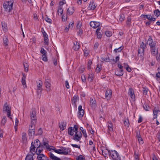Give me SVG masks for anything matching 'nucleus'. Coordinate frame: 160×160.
Here are the masks:
<instances>
[{
    "mask_svg": "<svg viewBox=\"0 0 160 160\" xmlns=\"http://www.w3.org/2000/svg\"><path fill=\"white\" fill-rule=\"evenodd\" d=\"M124 67L126 69L127 71L129 72H130L131 71V69L129 67L128 64L124 63Z\"/></svg>",
    "mask_w": 160,
    "mask_h": 160,
    "instance_id": "obj_29",
    "label": "nucleus"
},
{
    "mask_svg": "<svg viewBox=\"0 0 160 160\" xmlns=\"http://www.w3.org/2000/svg\"><path fill=\"white\" fill-rule=\"evenodd\" d=\"M129 95L130 96L131 98L132 99H134L135 98V95L133 90L132 88H129L128 92Z\"/></svg>",
    "mask_w": 160,
    "mask_h": 160,
    "instance_id": "obj_16",
    "label": "nucleus"
},
{
    "mask_svg": "<svg viewBox=\"0 0 160 160\" xmlns=\"http://www.w3.org/2000/svg\"><path fill=\"white\" fill-rule=\"evenodd\" d=\"M90 105L92 107H94L96 105V101L95 99H91L90 101Z\"/></svg>",
    "mask_w": 160,
    "mask_h": 160,
    "instance_id": "obj_25",
    "label": "nucleus"
},
{
    "mask_svg": "<svg viewBox=\"0 0 160 160\" xmlns=\"http://www.w3.org/2000/svg\"><path fill=\"white\" fill-rule=\"evenodd\" d=\"M35 124H31L29 127V135L32 136L34 135L35 132Z\"/></svg>",
    "mask_w": 160,
    "mask_h": 160,
    "instance_id": "obj_6",
    "label": "nucleus"
},
{
    "mask_svg": "<svg viewBox=\"0 0 160 160\" xmlns=\"http://www.w3.org/2000/svg\"><path fill=\"white\" fill-rule=\"evenodd\" d=\"M138 139L140 144H142L143 143V141L141 137L138 138Z\"/></svg>",
    "mask_w": 160,
    "mask_h": 160,
    "instance_id": "obj_50",
    "label": "nucleus"
},
{
    "mask_svg": "<svg viewBox=\"0 0 160 160\" xmlns=\"http://www.w3.org/2000/svg\"><path fill=\"white\" fill-rule=\"evenodd\" d=\"M41 146L36 148V153L37 155H39L40 154L41 152L42 151L43 149L42 148H40Z\"/></svg>",
    "mask_w": 160,
    "mask_h": 160,
    "instance_id": "obj_24",
    "label": "nucleus"
},
{
    "mask_svg": "<svg viewBox=\"0 0 160 160\" xmlns=\"http://www.w3.org/2000/svg\"><path fill=\"white\" fill-rule=\"evenodd\" d=\"M108 151L109 156L111 157L112 160H121V157L116 151Z\"/></svg>",
    "mask_w": 160,
    "mask_h": 160,
    "instance_id": "obj_2",
    "label": "nucleus"
},
{
    "mask_svg": "<svg viewBox=\"0 0 160 160\" xmlns=\"http://www.w3.org/2000/svg\"><path fill=\"white\" fill-rule=\"evenodd\" d=\"M74 126L77 125H73V127H71V136H72L74 134L73 132H74L75 130V128H74Z\"/></svg>",
    "mask_w": 160,
    "mask_h": 160,
    "instance_id": "obj_45",
    "label": "nucleus"
},
{
    "mask_svg": "<svg viewBox=\"0 0 160 160\" xmlns=\"http://www.w3.org/2000/svg\"><path fill=\"white\" fill-rule=\"evenodd\" d=\"M42 59L44 61H47L48 60L46 55H43L42 56Z\"/></svg>",
    "mask_w": 160,
    "mask_h": 160,
    "instance_id": "obj_52",
    "label": "nucleus"
},
{
    "mask_svg": "<svg viewBox=\"0 0 160 160\" xmlns=\"http://www.w3.org/2000/svg\"><path fill=\"white\" fill-rule=\"evenodd\" d=\"M3 40L4 44L5 46H7L8 45V38L6 37H5L3 38Z\"/></svg>",
    "mask_w": 160,
    "mask_h": 160,
    "instance_id": "obj_31",
    "label": "nucleus"
},
{
    "mask_svg": "<svg viewBox=\"0 0 160 160\" xmlns=\"http://www.w3.org/2000/svg\"><path fill=\"white\" fill-rule=\"evenodd\" d=\"M105 34L107 36L110 37L112 36V33L110 31H107L106 32Z\"/></svg>",
    "mask_w": 160,
    "mask_h": 160,
    "instance_id": "obj_48",
    "label": "nucleus"
},
{
    "mask_svg": "<svg viewBox=\"0 0 160 160\" xmlns=\"http://www.w3.org/2000/svg\"><path fill=\"white\" fill-rule=\"evenodd\" d=\"M134 158L136 160H139V155L138 154H137L136 153V152H134Z\"/></svg>",
    "mask_w": 160,
    "mask_h": 160,
    "instance_id": "obj_53",
    "label": "nucleus"
},
{
    "mask_svg": "<svg viewBox=\"0 0 160 160\" xmlns=\"http://www.w3.org/2000/svg\"><path fill=\"white\" fill-rule=\"evenodd\" d=\"M82 26V22L80 21H78L77 24V29H80Z\"/></svg>",
    "mask_w": 160,
    "mask_h": 160,
    "instance_id": "obj_40",
    "label": "nucleus"
},
{
    "mask_svg": "<svg viewBox=\"0 0 160 160\" xmlns=\"http://www.w3.org/2000/svg\"><path fill=\"white\" fill-rule=\"evenodd\" d=\"M36 148V147L33 145V142H32L30 148V151L31 154L33 155V156H34L36 153V151L35 150Z\"/></svg>",
    "mask_w": 160,
    "mask_h": 160,
    "instance_id": "obj_11",
    "label": "nucleus"
},
{
    "mask_svg": "<svg viewBox=\"0 0 160 160\" xmlns=\"http://www.w3.org/2000/svg\"><path fill=\"white\" fill-rule=\"evenodd\" d=\"M141 17L142 18H146L148 19V20L150 19L151 15H144L143 14H142Z\"/></svg>",
    "mask_w": 160,
    "mask_h": 160,
    "instance_id": "obj_46",
    "label": "nucleus"
},
{
    "mask_svg": "<svg viewBox=\"0 0 160 160\" xmlns=\"http://www.w3.org/2000/svg\"><path fill=\"white\" fill-rule=\"evenodd\" d=\"M78 117L79 118H82L83 116L84 112L83 109L82 108V106L79 105L78 106Z\"/></svg>",
    "mask_w": 160,
    "mask_h": 160,
    "instance_id": "obj_8",
    "label": "nucleus"
},
{
    "mask_svg": "<svg viewBox=\"0 0 160 160\" xmlns=\"http://www.w3.org/2000/svg\"><path fill=\"white\" fill-rule=\"evenodd\" d=\"M113 125L111 123H109L108 124V129L109 131H113Z\"/></svg>",
    "mask_w": 160,
    "mask_h": 160,
    "instance_id": "obj_38",
    "label": "nucleus"
},
{
    "mask_svg": "<svg viewBox=\"0 0 160 160\" xmlns=\"http://www.w3.org/2000/svg\"><path fill=\"white\" fill-rule=\"evenodd\" d=\"M37 87H42V82L40 80H39V82H37Z\"/></svg>",
    "mask_w": 160,
    "mask_h": 160,
    "instance_id": "obj_54",
    "label": "nucleus"
},
{
    "mask_svg": "<svg viewBox=\"0 0 160 160\" xmlns=\"http://www.w3.org/2000/svg\"><path fill=\"white\" fill-rule=\"evenodd\" d=\"M101 70L100 66H99V65H97V67L96 68V71L98 72H100Z\"/></svg>",
    "mask_w": 160,
    "mask_h": 160,
    "instance_id": "obj_57",
    "label": "nucleus"
},
{
    "mask_svg": "<svg viewBox=\"0 0 160 160\" xmlns=\"http://www.w3.org/2000/svg\"><path fill=\"white\" fill-rule=\"evenodd\" d=\"M160 111L158 110H153V119H154L155 118H157V114Z\"/></svg>",
    "mask_w": 160,
    "mask_h": 160,
    "instance_id": "obj_33",
    "label": "nucleus"
},
{
    "mask_svg": "<svg viewBox=\"0 0 160 160\" xmlns=\"http://www.w3.org/2000/svg\"><path fill=\"white\" fill-rule=\"evenodd\" d=\"M23 65L24 67L25 70L26 72H27L28 71V65L27 64H23Z\"/></svg>",
    "mask_w": 160,
    "mask_h": 160,
    "instance_id": "obj_62",
    "label": "nucleus"
},
{
    "mask_svg": "<svg viewBox=\"0 0 160 160\" xmlns=\"http://www.w3.org/2000/svg\"><path fill=\"white\" fill-rule=\"evenodd\" d=\"M77 30H78V31H77L78 32L79 35H81L83 33V30L81 28L77 29Z\"/></svg>",
    "mask_w": 160,
    "mask_h": 160,
    "instance_id": "obj_56",
    "label": "nucleus"
},
{
    "mask_svg": "<svg viewBox=\"0 0 160 160\" xmlns=\"http://www.w3.org/2000/svg\"><path fill=\"white\" fill-rule=\"evenodd\" d=\"M2 27L3 30L6 31L7 30V24L5 22H2Z\"/></svg>",
    "mask_w": 160,
    "mask_h": 160,
    "instance_id": "obj_37",
    "label": "nucleus"
},
{
    "mask_svg": "<svg viewBox=\"0 0 160 160\" xmlns=\"http://www.w3.org/2000/svg\"><path fill=\"white\" fill-rule=\"evenodd\" d=\"M143 108L146 111H148L149 110V107L146 104H144L143 105Z\"/></svg>",
    "mask_w": 160,
    "mask_h": 160,
    "instance_id": "obj_47",
    "label": "nucleus"
},
{
    "mask_svg": "<svg viewBox=\"0 0 160 160\" xmlns=\"http://www.w3.org/2000/svg\"><path fill=\"white\" fill-rule=\"evenodd\" d=\"M37 158L38 160H48L47 157L42 154L38 155Z\"/></svg>",
    "mask_w": 160,
    "mask_h": 160,
    "instance_id": "obj_12",
    "label": "nucleus"
},
{
    "mask_svg": "<svg viewBox=\"0 0 160 160\" xmlns=\"http://www.w3.org/2000/svg\"><path fill=\"white\" fill-rule=\"evenodd\" d=\"M136 136L137 138L141 137L139 131H136Z\"/></svg>",
    "mask_w": 160,
    "mask_h": 160,
    "instance_id": "obj_55",
    "label": "nucleus"
},
{
    "mask_svg": "<svg viewBox=\"0 0 160 160\" xmlns=\"http://www.w3.org/2000/svg\"><path fill=\"white\" fill-rule=\"evenodd\" d=\"M148 89L146 88H144L143 90V94L146 95L147 94L148 91Z\"/></svg>",
    "mask_w": 160,
    "mask_h": 160,
    "instance_id": "obj_64",
    "label": "nucleus"
},
{
    "mask_svg": "<svg viewBox=\"0 0 160 160\" xmlns=\"http://www.w3.org/2000/svg\"><path fill=\"white\" fill-rule=\"evenodd\" d=\"M40 52L43 55H46V51L43 48H41Z\"/></svg>",
    "mask_w": 160,
    "mask_h": 160,
    "instance_id": "obj_59",
    "label": "nucleus"
},
{
    "mask_svg": "<svg viewBox=\"0 0 160 160\" xmlns=\"http://www.w3.org/2000/svg\"><path fill=\"white\" fill-rule=\"evenodd\" d=\"M13 1H6L3 3V6L4 11L8 12H10L12 10Z\"/></svg>",
    "mask_w": 160,
    "mask_h": 160,
    "instance_id": "obj_1",
    "label": "nucleus"
},
{
    "mask_svg": "<svg viewBox=\"0 0 160 160\" xmlns=\"http://www.w3.org/2000/svg\"><path fill=\"white\" fill-rule=\"evenodd\" d=\"M58 15H59V14L60 15H61L63 13V10L61 6H60L59 7L58 10Z\"/></svg>",
    "mask_w": 160,
    "mask_h": 160,
    "instance_id": "obj_35",
    "label": "nucleus"
},
{
    "mask_svg": "<svg viewBox=\"0 0 160 160\" xmlns=\"http://www.w3.org/2000/svg\"><path fill=\"white\" fill-rule=\"evenodd\" d=\"M96 7V6L95 5L93 2H90L88 8L89 9L91 10H93Z\"/></svg>",
    "mask_w": 160,
    "mask_h": 160,
    "instance_id": "obj_18",
    "label": "nucleus"
},
{
    "mask_svg": "<svg viewBox=\"0 0 160 160\" xmlns=\"http://www.w3.org/2000/svg\"><path fill=\"white\" fill-rule=\"evenodd\" d=\"M22 84L23 85H25V87H26V83L25 79H22Z\"/></svg>",
    "mask_w": 160,
    "mask_h": 160,
    "instance_id": "obj_63",
    "label": "nucleus"
},
{
    "mask_svg": "<svg viewBox=\"0 0 160 160\" xmlns=\"http://www.w3.org/2000/svg\"><path fill=\"white\" fill-rule=\"evenodd\" d=\"M124 124L126 127H128L129 125L128 120L127 119L125 120L124 121Z\"/></svg>",
    "mask_w": 160,
    "mask_h": 160,
    "instance_id": "obj_43",
    "label": "nucleus"
},
{
    "mask_svg": "<svg viewBox=\"0 0 160 160\" xmlns=\"http://www.w3.org/2000/svg\"><path fill=\"white\" fill-rule=\"evenodd\" d=\"M90 25L91 27L95 28H99L98 27L100 25V23L99 22L91 21L90 23Z\"/></svg>",
    "mask_w": 160,
    "mask_h": 160,
    "instance_id": "obj_9",
    "label": "nucleus"
},
{
    "mask_svg": "<svg viewBox=\"0 0 160 160\" xmlns=\"http://www.w3.org/2000/svg\"><path fill=\"white\" fill-rule=\"evenodd\" d=\"M123 47H120L119 48H116L114 49V51L116 53L117 52H121V51L122 50V49H123Z\"/></svg>",
    "mask_w": 160,
    "mask_h": 160,
    "instance_id": "obj_36",
    "label": "nucleus"
},
{
    "mask_svg": "<svg viewBox=\"0 0 160 160\" xmlns=\"http://www.w3.org/2000/svg\"><path fill=\"white\" fill-rule=\"evenodd\" d=\"M44 37V43L45 44L47 45L48 43V35L45 36Z\"/></svg>",
    "mask_w": 160,
    "mask_h": 160,
    "instance_id": "obj_42",
    "label": "nucleus"
},
{
    "mask_svg": "<svg viewBox=\"0 0 160 160\" xmlns=\"http://www.w3.org/2000/svg\"><path fill=\"white\" fill-rule=\"evenodd\" d=\"M54 151L59 154H62L64 155H67L68 154V150L66 148H63L62 149H59L57 150L55 148H54Z\"/></svg>",
    "mask_w": 160,
    "mask_h": 160,
    "instance_id": "obj_4",
    "label": "nucleus"
},
{
    "mask_svg": "<svg viewBox=\"0 0 160 160\" xmlns=\"http://www.w3.org/2000/svg\"><path fill=\"white\" fill-rule=\"evenodd\" d=\"M78 98V96H74L73 97L72 100V104H74L76 106V102L77 101Z\"/></svg>",
    "mask_w": 160,
    "mask_h": 160,
    "instance_id": "obj_27",
    "label": "nucleus"
},
{
    "mask_svg": "<svg viewBox=\"0 0 160 160\" xmlns=\"http://www.w3.org/2000/svg\"><path fill=\"white\" fill-rule=\"evenodd\" d=\"M144 52V50L141 49L139 48L138 49V52L139 54L141 53V54L140 55L141 57H142L143 55V53Z\"/></svg>",
    "mask_w": 160,
    "mask_h": 160,
    "instance_id": "obj_39",
    "label": "nucleus"
},
{
    "mask_svg": "<svg viewBox=\"0 0 160 160\" xmlns=\"http://www.w3.org/2000/svg\"><path fill=\"white\" fill-rule=\"evenodd\" d=\"M74 46L72 47V48L75 51H77L80 48L79 44V43L75 42L73 43Z\"/></svg>",
    "mask_w": 160,
    "mask_h": 160,
    "instance_id": "obj_15",
    "label": "nucleus"
},
{
    "mask_svg": "<svg viewBox=\"0 0 160 160\" xmlns=\"http://www.w3.org/2000/svg\"><path fill=\"white\" fill-rule=\"evenodd\" d=\"M42 130L41 128H40L38 130V134L39 135L42 134Z\"/></svg>",
    "mask_w": 160,
    "mask_h": 160,
    "instance_id": "obj_58",
    "label": "nucleus"
},
{
    "mask_svg": "<svg viewBox=\"0 0 160 160\" xmlns=\"http://www.w3.org/2000/svg\"><path fill=\"white\" fill-rule=\"evenodd\" d=\"M33 156L31 154H28L26 156L25 160H34Z\"/></svg>",
    "mask_w": 160,
    "mask_h": 160,
    "instance_id": "obj_22",
    "label": "nucleus"
},
{
    "mask_svg": "<svg viewBox=\"0 0 160 160\" xmlns=\"http://www.w3.org/2000/svg\"><path fill=\"white\" fill-rule=\"evenodd\" d=\"M154 13L155 15L158 17L160 15V11L158 9H156L154 11Z\"/></svg>",
    "mask_w": 160,
    "mask_h": 160,
    "instance_id": "obj_34",
    "label": "nucleus"
},
{
    "mask_svg": "<svg viewBox=\"0 0 160 160\" xmlns=\"http://www.w3.org/2000/svg\"><path fill=\"white\" fill-rule=\"evenodd\" d=\"M7 121V118L6 116L3 117L2 119L1 122V124L2 126H4Z\"/></svg>",
    "mask_w": 160,
    "mask_h": 160,
    "instance_id": "obj_30",
    "label": "nucleus"
},
{
    "mask_svg": "<svg viewBox=\"0 0 160 160\" xmlns=\"http://www.w3.org/2000/svg\"><path fill=\"white\" fill-rule=\"evenodd\" d=\"M50 80L48 79L46 80L45 82V87L47 88V90L49 91L51 90V84L50 83Z\"/></svg>",
    "mask_w": 160,
    "mask_h": 160,
    "instance_id": "obj_10",
    "label": "nucleus"
},
{
    "mask_svg": "<svg viewBox=\"0 0 160 160\" xmlns=\"http://www.w3.org/2000/svg\"><path fill=\"white\" fill-rule=\"evenodd\" d=\"M98 42H96L94 45V49H97L98 46Z\"/></svg>",
    "mask_w": 160,
    "mask_h": 160,
    "instance_id": "obj_60",
    "label": "nucleus"
},
{
    "mask_svg": "<svg viewBox=\"0 0 160 160\" xmlns=\"http://www.w3.org/2000/svg\"><path fill=\"white\" fill-rule=\"evenodd\" d=\"M146 47V45H144L143 42H142L140 45V48L144 49Z\"/></svg>",
    "mask_w": 160,
    "mask_h": 160,
    "instance_id": "obj_49",
    "label": "nucleus"
},
{
    "mask_svg": "<svg viewBox=\"0 0 160 160\" xmlns=\"http://www.w3.org/2000/svg\"><path fill=\"white\" fill-rule=\"evenodd\" d=\"M36 114L34 111H32L31 113V123L35 124L36 122Z\"/></svg>",
    "mask_w": 160,
    "mask_h": 160,
    "instance_id": "obj_7",
    "label": "nucleus"
},
{
    "mask_svg": "<svg viewBox=\"0 0 160 160\" xmlns=\"http://www.w3.org/2000/svg\"><path fill=\"white\" fill-rule=\"evenodd\" d=\"M148 43L149 45L150 48H155L156 45V43L153 42L151 36H149V38L148 40Z\"/></svg>",
    "mask_w": 160,
    "mask_h": 160,
    "instance_id": "obj_5",
    "label": "nucleus"
},
{
    "mask_svg": "<svg viewBox=\"0 0 160 160\" xmlns=\"http://www.w3.org/2000/svg\"><path fill=\"white\" fill-rule=\"evenodd\" d=\"M49 157L50 158L52 159V160H61L60 158H58L55 156L53 154H52L51 152H49Z\"/></svg>",
    "mask_w": 160,
    "mask_h": 160,
    "instance_id": "obj_17",
    "label": "nucleus"
},
{
    "mask_svg": "<svg viewBox=\"0 0 160 160\" xmlns=\"http://www.w3.org/2000/svg\"><path fill=\"white\" fill-rule=\"evenodd\" d=\"M45 20L47 22H49L50 23H52V19L47 17L46 18Z\"/></svg>",
    "mask_w": 160,
    "mask_h": 160,
    "instance_id": "obj_51",
    "label": "nucleus"
},
{
    "mask_svg": "<svg viewBox=\"0 0 160 160\" xmlns=\"http://www.w3.org/2000/svg\"><path fill=\"white\" fill-rule=\"evenodd\" d=\"M66 123L65 122H61L60 123L59 127L61 130H63L66 128Z\"/></svg>",
    "mask_w": 160,
    "mask_h": 160,
    "instance_id": "obj_21",
    "label": "nucleus"
},
{
    "mask_svg": "<svg viewBox=\"0 0 160 160\" xmlns=\"http://www.w3.org/2000/svg\"><path fill=\"white\" fill-rule=\"evenodd\" d=\"M116 75L121 76L123 75L122 70H117L115 72Z\"/></svg>",
    "mask_w": 160,
    "mask_h": 160,
    "instance_id": "obj_19",
    "label": "nucleus"
},
{
    "mask_svg": "<svg viewBox=\"0 0 160 160\" xmlns=\"http://www.w3.org/2000/svg\"><path fill=\"white\" fill-rule=\"evenodd\" d=\"M70 27V23L69 24L68 27H66L64 30L65 32H67L69 30V28Z\"/></svg>",
    "mask_w": 160,
    "mask_h": 160,
    "instance_id": "obj_61",
    "label": "nucleus"
},
{
    "mask_svg": "<svg viewBox=\"0 0 160 160\" xmlns=\"http://www.w3.org/2000/svg\"><path fill=\"white\" fill-rule=\"evenodd\" d=\"M112 92L110 89H107L105 93V97L110 98L112 96Z\"/></svg>",
    "mask_w": 160,
    "mask_h": 160,
    "instance_id": "obj_14",
    "label": "nucleus"
},
{
    "mask_svg": "<svg viewBox=\"0 0 160 160\" xmlns=\"http://www.w3.org/2000/svg\"><path fill=\"white\" fill-rule=\"evenodd\" d=\"M100 30V28H98L97 29L96 31V32L97 33V38L98 39L101 38L102 37V34L100 32H99Z\"/></svg>",
    "mask_w": 160,
    "mask_h": 160,
    "instance_id": "obj_20",
    "label": "nucleus"
},
{
    "mask_svg": "<svg viewBox=\"0 0 160 160\" xmlns=\"http://www.w3.org/2000/svg\"><path fill=\"white\" fill-rule=\"evenodd\" d=\"M10 110L11 108H9L8 106L7 102L5 103L3 107L2 110L3 111H5L7 112L8 111H10Z\"/></svg>",
    "mask_w": 160,
    "mask_h": 160,
    "instance_id": "obj_13",
    "label": "nucleus"
},
{
    "mask_svg": "<svg viewBox=\"0 0 160 160\" xmlns=\"http://www.w3.org/2000/svg\"><path fill=\"white\" fill-rule=\"evenodd\" d=\"M43 144L44 145V146H45L46 149L48 150L49 151H51V149L49 147V145L48 142H44L43 143Z\"/></svg>",
    "mask_w": 160,
    "mask_h": 160,
    "instance_id": "obj_32",
    "label": "nucleus"
},
{
    "mask_svg": "<svg viewBox=\"0 0 160 160\" xmlns=\"http://www.w3.org/2000/svg\"><path fill=\"white\" fill-rule=\"evenodd\" d=\"M40 144V142L39 140L36 139L33 142V145L36 147V148L39 147L40 146L39 144Z\"/></svg>",
    "mask_w": 160,
    "mask_h": 160,
    "instance_id": "obj_26",
    "label": "nucleus"
},
{
    "mask_svg": "<svg viewBox=\"0 0 160 160\" xmlns=\"http://www.w3.org/2000/svg\"><path fill=\"white\" fill-rule=\"evenodd\" d=\"M151 53L152 55L154 56H156L157 55L158 53V51L156 49V48H151Z\"/></svg>",
    "mask_w": 160,
    "mask_h": 160,
    "instance_id": "obj_23",
    "label": "nucleus"
},
{
    "mask_svg": "<svg viewBox=\"0 0 160 160\" xmlns=\"http://www.w3.org/2000/svg\"><path fill=\"white\" fill-rule=\"evenodd\" d=\"M131 18H128L127 20V25L128 27H130L131 25Z\"/></svg>",
    "mask_w": 160,
    "mask_h": 160,
    "instance_id": "obj_41",
    "label": "nucleus"
},
{
    "mask_svg": "<svg viewBox=\"0 0 160 160\" xmlns=\"http://www.w3.org/2000/svg\"><path fill=\"white\" fill-rule=\"evenodd\" d=\"M75 133V135L73 136L72 139L77 142H78L81 139L82 137V134L81 132H78V126H74Z\"/></svg>",
    "mask_w": 160,
    "mask_h": 160,
    "instance_id": "obj_3",
    "label": "nucleus"
},
{
    "mask_svg": "<svg viewBox=\"0 0 160 160\" xmlns=\"http://www.w3.org/2000/svg\"><path fill=\"white\" fill-rule=\"evenodd\" d=\"M22 139L23 142H25L27 141V138L26 137V134L25 132H23L22 133Z\"/></svg>",
    "mask_w": 160,
    "mask_h": 160,
    "instance_id": "obj_28",
    "label": "nucleus"
},
{
    "mask_svg": "<svg viewBox=\"0 0 160 160\" xmlns=\"http://www.w3.org/2000/svg\"><path fill=\"white\" fill-rule=\"evenodd\" d=\"M124 15L123 14H121L119 16V20L122 22L124 19Z\"/></svg>",
    "mask_w": 160,
    "mask_h": 160,
    "instance_id": "obj_44",
    "label": "nucleus"
}]
</instances>
